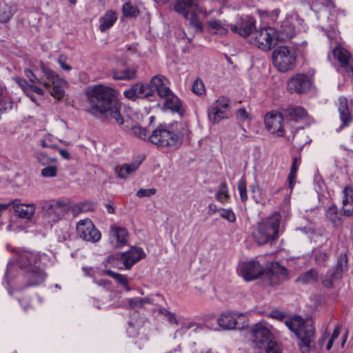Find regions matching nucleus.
Instances as JSON below:
<instances>
[{
  "instance_id": "1",
  "label": "nucleus",
  "mask_w": 353,
  "mask_h": 353,
  "mask_svg": "<svg viewBox=\"0 0 353 353\" xmlns=\"http://www.w3.org/2000/svg\"><path fill=\"white\" fill-rule=\"evenodd\" d=\"M85 96L86 112L94 116H103L119 125H123L121 105L114 89L102 84L90 85L85 89Z\"/></svg>"
},
{
  "instance_id": "2",
  "label": "nucleus",
  "mask_w": 353,
  "mask_h": 353,
  "mask_svg": "<svg viewBox=\"0 0 353 353\" xmlns=\"http://www.w3.org/2000/svg\"><path fill=\"white\" fill-rule=\"evenodd\" d=\"M285 325L297 339V345L301 353H310L315 337L313 322L299 315H294L285 321Z\"/></svg>"
},
{
  "instance_id": "3",
  "label": "nucleus",
  "mask_w": 353,
  "mask_h": 353,
  "mask_svg": "<svg viewBox=\"0 0 353 353\" xmlns=\"http://www.w3.org/2000/svg\"><path fill=\"white\" fill-rule=\"evenodd\" d=\"M167 79L161 74L153 77L149 83H137L132 85L123 92L125 98L135 101L138 98L145 99L154 96L157 92L159 96L165 95L169 91Z\"/></svg>"
},
{
  "instance_id": "4",
  "label": "nucleus",
  "mask_w": 353,
  "mask_h": 353,
  "mask_svg": "<svg viewBox=\"0 0 353 353\" xmlns=\"http://www.w3.org/2000/svg\"><path fill=\"white\" fill-rule=\"evenodd\" d=\"M145 256L141 248H132L127 252L108 256L105 260V264L111 265L119 270H130L132 265Z\"/></svg>"
},
{
  "instance_id": "5",
  "label": "nucleus",
  "mask_w": 353,
  "mask_h": 353,
  "mask_svg": "<svg viewBox=\"0 0 353 353\" xmlns=\"http://www.w3.org/2000/svg\"><path fill=\"white\" fill-rule=\"evenodd\" d=\"M280 220L278 217L268 219L259 223L252 236L259 245L272 243L278 239Z\"/></svg>"
},
{
  "instance_id": "6",
  "label": "nucleus",
  "mask_w": 353,
  "mask_h": 353,
  "mask_svg": "<svg viewBox=\"0 0 353 353\" xmlns=\"http://www.w3.org/2000/svg\"><path fill=\"white\" fill-rule=\"evenodd\" d=\"M348 270V257L346 252H341L337 258L336 263L332 268L329 269L325 274L320 276V280L323 287L332 289L334 283L340 281L343 278V273Z\"/></svg>"
},
{
  "instance_id": "7",
  "label": "nucleus",
  "mask_w": 353,
  "mask_h": 353,
  "mask_svg": "<svg viewBox=\"0 0 353 353\" xmlns=\"http://www.w3.org/2000/svg\"><path fill=\"white\" fill-rule=\"evenodd\" d=\"M296 59L295 50L284 46L276 47L272 55L274 65L282 72L292 70L295 65Z\"/></svg>"
},
{
  "instance_id": "8",
  "label": "nucleus",
  "mask_w": 353,
  "mask_h": 353,
  "mask_svg": "<svg viewBox=\"0 0 353 353\" xmlns=\"http://www.w3.org/2000/svg\"><path fill=\"white\" fill-rule=\"evenodd\" d=\"M148 141L159 147H172L177 145L179 136L171 127L160 125L152 132Z\"/></svg>"
},
{
  "instance_id": "9",
  "label": "nucleus",
  "mask_w": 353,
  "mask_h": 353,
  "mask_svg": "<svg viewBox=\"0 0 353 353\" xmlns=\"http://www.w3.org/2000/svg\"><path fill=\"white\" fill-rule=\"evenodd\" d=\"M41 257V256L39 253L28 250H21L18 252L16 255L14 262H10L8 264L6 276L12 274L14 267V263L21 270H23L25 272L28 270L39 266Z\"/></svg>"
},
{
  "instance_id": "10",
  "label": "nucleus",
  "mask_w": 353,
  "mask_h": 353,
  "mask_svg": "<svg viewBox=\"0 0 353 353\" xmlns=\"http://www.w3.org/2000/svg\"><path fill=\"white\" fill-rule=\"evenodd\" d=\"M174 9L188 20L190 25L199 28V0H177Z\"/></svg>"
},
{
  "instance_id": "11",
  "label": "nucleus",
  "mask_w": 353,
  "mask_h": 353,
  "mask_svg": "<svg viewBox=\"0 0 353 353\" xmlns=\"http://www.w3.org/2000/svg\"><path fill=\"white\" fill-rule=\"evenodd\" d=\"M253 347L263 348L273 341V334L264 322L255 323L250 330Z\"/></svg>"
},
{
  "instance_id": "12",
  "label": "nucleus",
  "mask_w": 353,
  "mask_h": 353,
  "mask_svg": "<svg viewBox=\"0 0 353 353\" xmlns=\"http://www.w3.org/2000/svg\"><path fill=\"white\" fill-rule=\"evenodd\" d=\"M43 216L49 223L61 219L68 212V207L62 202L46 201L42 205Z\"/></svg>"
},
{
  "instance_id": "13",
  "label": "nucleus",
  "mask_w": 353,
  "mask_h": 353,
  "mask_svg": "<svg viewBox=\"0 0 353 353\" xmlns=\"http://www.w3.org/2000/svg\"><path fill=\"white\" fill-rule=\"evenodd\" d=\"M275 33L276 30L271 27L261 28L256 32L255 44L261 50H270L277 44Z\"/></svg>"
},
{
  "instance_id": "14",
  "label": "nucleus",
  "mask_w": 353,
  "mask_h": 353,
  "mask_svg": "<svg viewBox=\"0 0 353 353\" xmlns=\"http://www.w3.org/2000/svg\"><path fill=\"white\" fill-rule=\"evenodd\" d=\"M79 236L85 241L95 243L101 239V232L95 228L93 223L88 219L81 220L77 224Z\"/></svg>"
},
{
  "instance_id": "15",
  "label": "nucleus",
  "mask_w": 353,
  "mask_h": 353,
  "mask_svg": "<svg viewBox=\"0 0 353 353\" xmlns=\"http://www.w3.org/2000/svg\"><path fill=\"white\" fill-rule=\"evenodd\" d=\"M230 99L225 97L219 98L208 110V117L213 123H219L228 118L227 112L230 110Z\"/></svg>"
},
{
  "instance_id": "16",
  "label": "nucleus",
  "mask_w": 353,
  "mask_h": 353,
  "mask_svg": "<svg viewBox=\"0 0 353 353\" xmlns=\"http://www.w3.org/2000/svg\"><path fill=\"white\" fill-rule=\"evenodd\" d=\"M46 277V273L39 266L28 270L23 274V285L19 289L39 285L44 282Z\"/></svg>"
},
{
  "instance_id": "17",
  "label": "nucleus",
  "mask_w": 353,
  "mask_h": 353,
  "mask_svg": "<svg viewBox=\"0 0 353 353\" xmlns=\"http://www.w3.org/2000/svg\"><path fill=\"white\" fill-rule=\"evenodd\" d=\"M230 27L234 33L246 37L255 29V19L252 16L243 15L237 19L234 24H230Z\"/></svg>"
},
{
  "instance_id": "18",
  "label": "nucleus",
  "mask_w": 353,
  "mask_h": 353,
  "mask_svg": "<svg viewBox=\"0 0 353 353\" xmlns=\"http://www.w3.org/2000/svg\"><path fill=\"white\" fill-rule=\"evenodd\" d=\"M310 86L311 81L307 75L297 74L288 80L287 88L290 93L303 94L308 91Z\"/></svg>"
},
{
  "instance_id": "19",
  "label": "nucleus",
  "mask_w": 353,
  "mask_h": 353,
  "mask_svg": "<svg viewBox=\"0 0 353 353\" xmlns=\"http://www.w3.org/2000/svg\"><path fill=\"white\" fill-rule=\"evenodd\" d=\"M284 116L283 112L272 111L268 112L264 117V123L268 130L272 133L276 132L278 136H283V121Z\"/></svg>"
},
{
  "instance_id": "20",
  "label": "nucleus",
  "mask_w": 353,
  "mask_h": 353,
  "mask_svg": "<svg viewBox=\"0 0 353 353\" xmlns=\"http://www.w3.org/2000/svg\"><path fill=\"white\" fill-rule=\"evenodd\" d=\"M240 272L246 281L254 280L261 275L264 276V268L255 261L243 263L240 266Z\"/></svg>"
},
{
  "instance_id": "21",
  "label": "nucleus",
  "mask_w": 353,
  "mask_h": 353,
  "mask_svg": "<svg viewBox=\"0 0 353 353\" xmlns=\"http://www.w3.org/2000/svg\"><path fill=\"white\" fill-rule=\"evenodd\" d=\"M264 278L268 281L269 285H275L280 283V276H285L288 270L278 262H272L267 269H264Z\"/></svg>"
},
{
  "instance_id": "22",
  "label": "nucleus",
  "mask_w": 353,
  "mask_h": 353,
  "mask_svg": "<svg viewBox=\"0 0 353 353\" xmlns=\"http://www.w3.org/2000/svg\"><path fill=\"white\" fill-rule=\"evenodd\" d=\"M42 70L47 79L50 80L52 83L54 85L52 90L50 91L51 95L58 100L61 99L64 96V91L61 87L62 82L61 79L58 74H55L52 70L48 68L43 67Z\"/></svg>"
},
{
  "instance_id": "23",
  "label": "nucleus",
  "mask_w": 353,
  "mask_h": 353,
  "mask_svg": "<svg viewBox=\"0 0 353 353\" xmlns=\"http://www.w3.org/2000/svg\"><path fill=\"white\" fill-rule=\"evenodd\" d=\"M334 57L339 61L341 66L347 72L353 74V59L349 51L343 48H335L332 51Z\"/></svg>"
},
{
  "instance_id": "24",
  "label": "nucleus",
  "mask_w": 353,
  "mask_h": 353,
  "mask_svg": "<svg viewBox=\"0 0 353 353\" xmlns=\"http://www.w3.org/2000/svg\"><path fill=\"white\" fill-rule=\"evenodd\" d=\"M339 112L340 114V119L342 121V125L336 130L338 132L343 128L348 126L352 121V118L348 108V101L347 98L341 97L339 99Z\"/></svg>"
},
{
  "instance_id": "25",
  "label": "nucleus",
  "mask_w": 353,
  "mask_h": 353,
  "mask_svg": "<svg viewBox=\"0 0 353 353\" xmlns=\"http://www.w3.org/2000/svg\"><path fill=\"white\" fill-rule=\"evenodd\" d=\"M111 74L114 80H134L137 78V68H116L112 70Z\"/></svg>"
},
{
  "instance_id": "26",
  "label": "nucleus",
  "mask_w": 353,
  "mask_h": 353,
  "mask_svg": "<svg viewBox=\"0 0 353 353\" xmlns=\"http://www.w3.org/2000/svg\"><path fill=\"white\" fill-rule=\"evenodd\" d=\"M343 210L346 216H353V189L345 186L343 189Z\"/></svg>"
},
{
  "instance_id": "27",
  "label": "nucleus",
  "mask_w": 353,
  "mask_h": 353,
  "mask_svg": "<svg viewBox=\"0 0 353 353\" xmlns=\"http://www.w3.org/2000/svg\"><path fill=\"white\" fill-rule=\"evenodd\" d=\"M110 232L112 237L117 240L114 245L115 248H122L127 243L128 231L125 228L111 225Z\"/></svg>"
},
{
  "instance_id": "28",
  "label": "nucleus",
  "mask_w": 353,
  "mask_h": 353,
  "mask_svg": "<svg viewBox=\"0 0 353 353\" xmlns=\"http://www.w3.org/2000/svg\"><path fill=\"white\" fill-rule=\"evenodd\" d=\"M282 112L284 117L290 120L298 121L303 119L307 115L305 110L300 106H290L283 109Z\"/></svg>"
},
{
  "instance_id": "29",
  "label": "nucleus",
  "mask_w": 353,
  "mask_h": 353,
  "mask_svg": "<svg viewBox=\"0 0 353 353\" xmlns=\"http://www.w3.org/2000/svg\"><path fill=\"white\" fill-rule=\"evenodd\" d=\"M165 95L159 96L161 98H165V106L171 110L172 112H176L181 114V103L176 96H175L169 88V91L165 93Z\"/></svg>"
},
{
  "instance_id": "30",
  "label": "nucleus",
  "mask_w": 353,
  "mask_h": 353,
  "mask_svg": "<svg viewBox=\"0 0 353 353\" xmlns=\"http://www.w3.org/2000/svg\"><path fill=\"white\" fill-rule=\"evenodd\" d=\"M117 20V14L116 12L109 10L106 11L103 16L100 17V25L99 29L101 32H105L110 28Z\"/></svg>"
},
{
  "instance_id": "31",
  "label": "nucleus",
  "mask_w": 353,
  "mask_h": 353,
  "mask_svg": "<svg viewBox=\"0 0 353 353\" xmlns=\"http://www.w3.org/2000/svg\"><path fill=\"white\" fill-rule=\"evenodd\" d=\"M320 279L319 272L312 268L305 272L301 273L296 279V283H301L303 285L312 283H317Z\"/></svg>"
},
{
  "instance_id": "32",
  "label": "nucleus",
  "mask_w": 353,
  "mask_h": 353,
  "mask_svg": "<svg viewBox=\"0 0 353 353\" xmlns=\"http://www.w3.org/2000/svg\"><path fill=\"white\" fill-rule=\"evenodd\" d=\"M274 34L276 41H285L291 39L294 34V28L293 26L288 22H285L281 26L279 30H276Z\"/></svg>"
},
{
  "instance_id": "33",
  "label": "nucleus",
  "mask_w": 353,
  "mask_h": 353,
  "mask_svg": "<svg viewBox=\"0 0 353 353\" xmlns=\"http://www.w3.org/2000/svg\"><path fill=\"white\" fill-rule=\"evenodd\" d=\"M17 215L22 219H30L35 211L34 204H17L14 205Z\"/></svg>"
},
{
  "instance_id": "34",
  "label": "nucleus",
  "mask_w": 353,
  "mask_h": 353,
  "mask_svg": "<svg viewBox=\"0 0 353 353\" xmlns=\"http://www.w3.org/2000/svg\"><path fill=\"white\" fill-rule=\"evenodd\" d=\"M212 320L224 330L234 329V314H223L219 318H212Z\"/></svg>"
},
{
  "instance_id": "35",
  "label": "nucleus",
  "mask_w": 353,
  "mask_h": 353,
  "mask_svg": "<svg viewBox=\"0 0 353 353\" xmlns=\"http://www.w3.org/2000/svg\"><path fill=\"white\" fill-rule=\"evenodd\" d=\"M13 101L6 88H0V114L12 108Z\"/></svg>"
},
{
  "instance_id": "36",
  "label": "nucleus",
  "mask_w": 353,
  "mask_h": 353,
  "mask_svg": "<svg viewBox=\"0 0 353 353\" xmlns=\"http://www.w3.org/2000/svg\"><path fill=\"white\" fill-rule=\"evenodd\" d=\"M327 219L332 223L334 228L342 225V219L336 205L329 207L325 212Z\"/></svg>"
},
{
  "instance_id": "37",
  "label": "nucleus",
  "mask_w": 353,
  "mask_h": 353,
  "mask_svg": "<svg viewBox=\"0 0 353 353\" xmlns=\"http://www.w3.org/2000/svg\"><path fill=\"white\" fill-rule=\"evenodd\" d=\"M139 163H132L130 164H124L121 168H117V176L121 179L127 178L130 174L135 172L139 167Z\"/></svg>"
},
{
  "instance_id": "38",
  "label": "nucleus",
  "mask_w": 353,
  "mask_h": 353,
  "mask_svg": "<svg viewBox=\"0 0 353 353\" xmlns=\"http://www.w3.org/2000/svg\"><path fill=\"white\" fill-rule=\"evenodd\" d=\"M301 157H294L292 159V163L291 165L290 171L288 176V185L290 189H292L294 186V180L296 176L299 165L301 163Z\"/></svg>"
},
{
  "instance_id": "39",
  "label": "nucleus",
  "mask_w": 353,
  "mask_h": 353,
  "mask_svg": "<svg viewBox=\"0 0 353 353\" xmlns=\"http://www.w3.org/2000/svg\"><path fill=\"white\" fill-rule=\"evenodd\" d=\"M15 10L5 3H0V23L8 22L13 16Z\"/></svg>"
},
{
  "instance_id": "40",
  "label": "nucleus",
  "mask_w": 353,
  "mask_h": 353,
  "mask_svg": "<svg viewBox=\"0 0 353 353\" xmlns=\"http://www.w3.org/2000/svg\"><path fill=\"white\" fill-rule=\"evenodd\" d=\"M209 30L213 31V33L224 35L228 32V29L225 28L221 22L218 20H210L207 22Z\"/></svg>"
},
{
  "instance_id": "41",
  "label": "nucleus",
  "mask_w": 353,
  "mask_h": 353,
  "mask_svg": "<svg viewBox=\"0 0 353 353\" xmlns=\"http://www.w3.org/2000/svg\"><path fill=\"white\" fill-rule=\"evenodd\" d=\"M315 263L317 265H322L323 263L326 262L329 259L330 255L323 250L315 249L312 251Z\"/></svg>"
},
{
  "instance_id": "42",
  "label": "nucleus",
  "mask_w": 353,
  "mask_h": 353,
  "mask_svg": "<svg viewBox=\"0 0 353 353\" xmlns=\"http://www.w3.org/2000/svg\"><path fill=\"white\" fill-rule=\"evenodd\" d=\"M229 198L227 183L225 181H223L219 185V191L216 194V199L221 203H225Z\"/></svg>"
},
{
  "instance_id": "43",
  "label": "nucleus",
  "mask_w": 353,
  "mask_h": 353,
  "mask_svg": "<svg viewBox=\"0 0 353 353\" xmlns=\"http://www.w3.org/2000/svg\"><path fill=\"white\" fill-rule=\"evenodd\" d=\"M123 14L125 17H135L139 14L137 7L130 3H125L122 8Z\"/></svg>"
},
{
  "instance_id": "44",
  "label": "nucleus",
  "mask_w": 353,
  "mask_h": 353,
  "mask_svg": "<svg viewBox=\"0 0 353 353\" xmlns=\"http://www.w3.org/2000/svg\"><path fill=\"white\" fill-rule=\"evenodd\" d=\"M234 329L243 330L248 326V319L243 314H234Z\"/></svg>"
},
{
  "instance_id": "45",
  "label": "nucleus",
  "mask_w": 353,
  "mask_h": 353,
  "mask_svg": "<svg viewBox=\"0 0 353 353\" xmlns=\"http://www.w3.org/2000/svg\"><path fill=\"white\" fill-rule=\"evenodd\" d=\"M103 272L115 279L120 284L127 285V281H128L127 276L116 273L110 270H105Z\"/></svg>"
},
{
  "instance_id": "46",
  "label": "nucleus",
  "mask_w": 353,
  "mask_h": 353,
  "mask_svg": "<svg viewBox=\"0 0 353 353\" xmlns=\"http://www.w3.org/2000/svg\"><path fill=\"white\" fill-rule=\"evenodd\" d=\"M131 131L134 136L143 140H146V139H148V137H150L148 136L147 129L139 125L132 126L131 128Z\"/></svg>"
},
{
  "instance_id": "47",
  "label": "nucleus",
  "mask_w": 353,
  "mask_h": 353,
  "mask_svg": "<svg viewBox=\"0 0 353 353\" xmlns=\"http://www.w3.org/2000/svg\"><path fill=\"white\" fill-rule=\"evenodd\" d=\"M238 190L239 191L241 201L243 203L245 202L248 200L247 185L245 179L243 176L238 183Z\"/></svg>"
},
{
  "instance_id": "48",
  "label": "nucleus",
  "mask_w": 353,
  "mask_h": 353,
  "mask_svg": "<svg viewBox=\"0 0 353 353\" xmlns=\"http://www.w3.org/2000/svg\"><path fill=\"white\" fill-rule=\"evenodd\" d=\"M218 211L220 212V216L223 219L231 223L236 221V216L232 210L221 208Z\"/></svg>"
},
{
  "instance_id": "49",
  "label": "nucleus",
  "mask_w": 353,
  "mask_h": 353,
  "mask_svg": "<svg viewBox=\"0 0 353 353\" xmlns=\"http://www.w3.org/2000/svg\"><path fill=\"white\" fill-rule=\"evenodd\" d=\"M57 174V168L55 165H49L41 170V175L43 177H54Z\"/></svg>"
},
{
  "instance_id": "50",
  "label": "nucleus",
  "mask_w": 353,
  "mask_h": 353,
  "mask_svg": "<svg viewBox=\"0 0 353 353\" xmlns=\"http://www.w3.org/2000/svg\"><path fill=\"white\" fill-rule=\"evenodd\" d=\"M264 347H265V353H282V350L276 341H270Z\"/></svg>"
},
{
  "instance_id": "51",
  "label": "nucleus",
  "mask_w": 353,
  "mask_h": 353,
  "mask_svg": "<svg viewBox=\"0 0 353 353\" xmlns=\"http://www.w3.org/2000/svg\"><path fill=\"white\" fill-rule=\"evenodd\" d=\"M13 79L19 85V86L21 88L26 95H29L30 84L28 83V81L19 77H14Z\"/></svg>"
},
{
  "instance_id": "52",
  "label": "nucleus",
  "mask_w": 353,
  "mask_h": 353,
  "mask_svg": "<svg viewBox=\"0 0 353 353\" xmlns=\"http://www.w3.org/2000/svg\"><path fill=\"white\" fill-rule=\"evenodd\" d=\"M37 158L38 161L43 165L50 164V163L54 162L56 161V159L50 158L44 153L37 154Z\"/></svg>"
},
{
  "instance_id": "53",
  "label": "nucleus",
  "mask_w": 353,
  "mask_h": 353,
  "mask_svg": "<svg viewBox=\"0 0 353 353\" xmlns=\"http://www.w3.org/2000/svg\"><path fill=\"white\" fill-rule=\"evenodd\" d=\"M157 192V190L155 188L150 189H140L137 192V196L138 197H144V196H150L152 195L155 194Z\"/></svg>"
},
{
  "instance_id": "54",
  "label": "nucleus",
  "mask_w": 353,
  "mask_h": 353,
  "mask_svg": "<svg viewBox=\"0 0 353 353\" xmlns=\"http://www.w3.org/2000/svg\"><path fill=\"white\" fill-rule=\"evenodd\" d=\"M128 306L131 309H138L142 307L140 298H132L127 300Z\"/></svg>"
},
{
  "instance_id": "55",
  "label": "nucleus",
  "mask_w": 353,
  "mask_h": 353,
  "mask_svg": "<svg viewBox=\"0 0 353 353\" xmlns=\"http://www.w3.org/2000/svg\"><path fill=\"white\" fill-rule=\"evenodd\" d=\"M236 118L241 121H245L250 119V114L247 112L245 108H241L236 112Z\"/></svg>"
},
{
  "instance_id": "56",
  "label": "nucleus",
  "mask_w": 353,
  "mask_h": 353,
  "mask_svg": "<svg viewBox=\"0 0 353 353\" xmlns=\"http://www.w3.org/2000/svg\"><path fill=\"white\" fill-rule=\"evenodd\" d=\"M25 74H26V77L29 79L30 81H31L32 83H42V82L35 76V74L33 73V72L31 70H30V69L26 70Z\"/></svg>"
},
{
  "instance_id": "57",
  "label": "nucleus",
  "mask_w": 353,
  "mask_h": 353,
  "mask_svg": "<svg viewBox=\"0 0 353 353\" xmlns=\"http://www.w3.org/2000/svg\"><path fill=\"white\" fill-rule=\"evenodd\" d=\"M270 316L274 319L283 320L285 317L284 312L277 310H274L271 312Z\"/></svg>"
},
{
  "instance_id": "58",
  "label": "nucleus",
  "mask_w": 353,
  "mask_h": 353,
  "mask_svg": "<svg viewBox=\"0 0 353 353\" xmlns=\"http://www.w3.org/2000/svg\"><path fill=\"white\" fill-rule=\"evenodd\" d=\"M59 63L60 64L61 68L64 70L70 71L72 69V67L70 65L65 63V57L63 56L59 57Z\"/></svg>"
},
{
  "instance_id": "59",
  "label": "nucleus",
  "mask_w": 353,
  "mask_h": 353,
  "mask_svg": "<svg viewBox=\"0 0 353 353\" xmlns=\"http://www.w3.org/2000/svg\"><path fill=\"white\" fill-rule=\"evenodd\" d=\"M36 92L37 94H39L40 95H43L44 94L43 90L41 88L34 85H30L29 92Z\"/></svg>"
},
{
  "instance_id": "60",
  "label": "nucleus",
  "mask_w": 353,
  "mask_h": 353,
  "mask_svg": "<svg viewBox=\"0 0 353 353\" xmlns=\"http://www.w3.org/2000/svg\"><path fill=\"white\" fill-rule=\"evenodd\" d=\"M59 152L60 155L65 159L69 160L71 157L70 154L68 152L67 150L59 149Z\"/></svg>"
},
{
  "instance_id": "61",
  "label": "nucleus",
  "mask_w": 353,
  "mask_h": 353,
  "mask_svg": "<svg viewBox=\"0 0 353 353\" xmlns=\"http://www.w3.org/2000/svg\"><path fill=\"white\" fill-rule=\"evenodd\" d=\"M140 299H141L142 307L145 304H150V305L154 304L153 299H152L151 298H150L148 296H146L145 298H140Z\"/></svg>"
},
{
  "instance_id": "62",
  "label": "nucleus",
  "mask_w": 353,
  "mask_h": 353,
  "mask_svg": "<svg viewBox=\"0 0 353 353\" xmlns=\"http://www.w3.org/2000/svg\"><path fill=\"white\" fill-rule=\"evenodd\" d=\"M198 81L199 78H196L192 85V91L196 95H199Z\"/></svg>"
},
{
  "instance_id": "63",
  "label": "nucleus",
  "mask_w": 353,
  "mask_h": 353,
  "mask_svg": "<svg viewBox=\"0 0 353 353\" xmlns=\"http://www.w3.org/2000/svg\"><path fill=\"white\" fill-rule=\"evenodd\" d=\"M167 318L170 323L178 324V321L173 313L170 312V314H168Z\"/></svg>"
},
{
  "instance_id": "64",
  "label": "nucleus",
  "mask_w": 353,
  "mask_h": 353,
  "mask_svg": "<svg viewBox=\"0 0 353 353\" xmlns=\"http://www.w3.org/2000/svg\"><path fill=\"white\" fill-rule=\"evenodd\" d=\"M339 327L337 326L334 328L330 339L335 341V339H336L339 337Z\"/></svg>"
}]
</instances>
